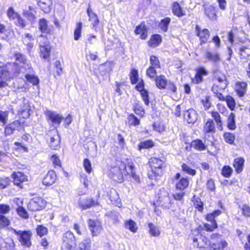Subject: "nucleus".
<instances>
[{
	"label": "nucleus",
	"mask_w": 250,
	"mask_h": 250,
	"mask_svg": "<svg viewBox=\"0 0 250 250\" xmlns=\"http://www.w3.org/2000/svg\"><path fill=\"white\" fill-rule=\"evenodd\" d=\"M164 161L156 157H152L149 160V167L151 169L148 172L149 179H155L158 176L162 174V168Z\"/></svg>",
	"instance_id": "1"
},
{
	"label": "nucleus",
	"mask_w": 250,
	"mask_h": 250,
	"mask_svg": "<svg viewBox=\"0 0 250 250\" xmlns=\"http://www.w3.org/2000/svg\"><path fill=\"white\" fill-rule=\"evenodd\" d=\"M8 229L12 231L14 234L17 236V239L22 246L27 248L31 246V238L33 233L31 230H17L12 227L9 228Z\"/></svg>",
	"instance_id": "2"
},
{
	"label": "nucleus",
	"mask_w": 250,
	"mask_h": 250,
	"mask_svg": "<svg viewBox=\"0 0 250 250\" xmlns=\"http://www.w3.org/2000/svg\"><path fill=\"white\" fill-rule=\"evenodd\" d=\"M118 165L111 168L109 176L114 181L121 183L123 181V174H126V166L121 162Z\"/></svg>",
	"instance_id": "3"
},
{
	"label": "nucleus",
	"mask_w": 250,
	"mask_h": 250,
	"mask_svg": "<svg viewBox=\"0 0 250 250\" xmlns=\"http://www.w3.org/2000/svg\"><path fill=\"white\" fill-rule=\"evenodd\" d=\"M214 83L220 87V89H225L228 85L227 78L224 74L219 70H215L213 73Z\"/></svg>",
	"instance_id": "4"
},
{
	"label": "nucleus",
	"mask_w": 250,
	"mask_h": 250,
	"mask_svg": "<svg viewBox=\"0 0 250 250\" xmlns=\"http://www.w3.org/2000/svg\"><path fill=\"white\" fill-rule=\"evenodd\" d=\"M46 202L41 197H35L30 200L27 208L29 210L36 211L44 208Z\"/></svg>",
	"instance_id": "5"
},
{
	"label": "nucleus",
	"mask_w": 250,
	"mask_h": 250,
	"mask_svg": "<svg viewBox=\"0 0 250 250\" xmlns=\"http://www.w3.org/2000/svg\"><path fill=\"white\" fill-rule=\"evenodd\" d=\"M87 224L92 236L99 235L103 230L101 222L97 219H89L87 221Z\"/></svg>",
	"instance_id": "6"
},
{
	"label": "nucleus",
	"mask_w": 250,
	"mask_h": 250,
	"mask_svg": "<svg viewBox=\"0 0 250 250\" xmlns=\"http://www.w3.org/2000/svg\"><path fill=\"white\" fill-rule=\"evenodd\" d=\"M195 31L196 35L199 38L200 45L206 43L210 36L209 31L207 29H202L198 25H196Z\"/></svg>",
	"instance_id": "7"
},
{
	"label": "nucleus",
	"mask_w": 250,
	"mask_h": 250,
	"mask_svg": "<svg viewBox=\"0 0 250 250\" xmlns=\"http://www.w3.org/2000/svg\"><path fill=\"white\" fill-rule=\"evenodd\" d=\"M159 194V204L165 208H169L171 206V200L168 195V193L164 189L160 190Z\"/></svg>",
	"instance_id": "8"
},
{
	"label": "nucleus",
	"mask_w": 250,
	"mask_h": 250,
	"mask_svg": "<svg viewBox=\"0 0 250 250\" xmlns=\"http://www.w3.org/2000/svg\"><path fill=\"white\" fill-rule=\"evenodd\" d=\"M40 38H42L43 42L42 44L40 41V56L43 59H47L49 57L51 51V47L48 44H46L47 39L42 35L40 36Z\"/></svg>",
	"instance_id": "9"
},
{
	"label": "nucleus",
	"mask_w": 250,
	"mask_h": 250,
	"mask_svg": "<svg viewBox=\"0 0 250 250\" xmlns=\"http://www.w3.org/2000/svg\"><path fill=\"white\" fill-rule=\"evenodd\" d=\"M184 118L188 124H194L198 118V114L193 109L187 110L184 113Z\"/></svg>",
	"instance_id": "10"
},
{
	"label": "nucleus",
	"mask_w": 250,
	"mask_h": 250,
	"mask_svg": "<svg viewBox=\"0 0 250 250\" xmlns=\"http://www.w3.org/2000/svg\"><path fill=\"white\" fill-rule=\"evenodd\" d=\"M57 176L53 170L49 171L42 180V184L46 186L53 185L56 182Z\"/></svg>",
	"instance_id": "11"
},
{
	"label": "nucleus",
	"mask_w": 250,
	"mask_h": 250,
	"mask_svg": "<svg viewBox=\"0 0 250 250\" xmlns=\"http://www.w3.org/2000/svg\"><path fill=\"white\" fill-rule=\"evenodd\" d=\"M78 204L80 207L83 209L89 208L96 204L93 199L89 198H80Z\"/></svg>",
	"instance_id": "12"
},
{
	"label": "nucleus",
	"mask_w": 250,
	"mask_h": 250,
	"mask_svg": "<svg viewBox=\"0 0 250 250\" xmlns=\"http://www.w3.org/2000/svg\"><path fill=\"white\" fill-rule=\"evenodd\" d=\"M208 71L204 67H201L196 69V73L194 78V81L196 83L203 82V78L208 75Z\"/></svg>",
	"instance_id": "13"
},
{
	"label": "nucleus",
	"mask_w": 250,
	"mask_h": 250,
	"mask_svg": "<svg viewBox=\"0 0 250 250\" xmlns=\"http://www.w3.org/2000/svg\"><path fill=\"white\" fill-rule=\"evenodd\" d=\"M31 106L27 100H24L23 104L21 105L19 111L21 116L23 118H27L29 117Z\"/></svg>",
	"instance_id": "14"
},
{
	"label": "nucleus",
	"mask_w": 250,
	"mask_h": 250,
	"mask_svg": "<svg viewBox=\"0 0 250 250\" xmlns=\"http://www.w3.org/2000/svg\"><path fill=\"white\" fill-rule=\"evenodd\" d=\"M204 11L206 15L211 20H216L217 15L216 14L215 7L211 5H205Z\"/></svg>",
	"instance_id": "15"
},
{
	"label": "nucleus",
	"mask_w": 250,
	"mask_h": 250,
	"mask_svg": "<svg viewBox=\"0 0 250 250\" xmlns=\"http://www.w3.org/2000/svg\"><path fill=\"white\" fill-rule=\"evenodd\" d=\"M247 83L245 82H238L235 84V90L240 97H243L246 92Z\"/></svg>",
	"instance_id": "16"
},
{
	"label": "nucleus",
	"mask_w": 250,
	"mask_h": 250,
	"mask_svg": "<svg viewBox=\"0 0 250 250\" xmlns=\"http://www.w3.org/2000/svg\"><path fill=\"white\" fill-rule=\"evenodd\" d=\"M15 185L21 186V184L26 180V176L21 172H15L12 175Z\"/></svg>",
	"instance_id": "17"
},
{
	"label": "nucleus",
	"mask_w": 250,
	"mask_h": 250,
	"mask_svg": "<svg viewBox=\"0 0 250 250\" xmlns=\"http://www.w3.org/2000/svg\"><path fill=\"white\" fill-rule=\"evenodd\" d=\"M40 9L45 13L49 12L52 5V0H39L38 2Z\"/></svg>",
	"instance_id": "18"
},
{
	"label": "nucleus",
	"mask_w": 250,
	"mask_h": 250,
	"mask_svg": "<svg viewBox=\"0 0 250 250\" xmlns=\"http://www.w3.org/2000/svg\"><path fill=\"white\" fill-rule=\"evenodd\" d=\"M87 14L89 17V21L92 22L93 27H95L98 24L99 21L97 15L93 12L89 3L87 9Z\"/></svg>",
	"instance_id": "19"
},
{
	"label": "nucleus",
	"mask_w": 250,
	"mask_h": 250,
	"mask_svg": "<svg viewBox=\"0 0 250 250\" xmlns=\"http://www.w3.org/2000/svg\"><path fill=\"white\" fill-rule=\"evenodd\" d=\"M245 160L242 157L236 158L234 160L233 166L237 173L241 172L243 169Z\"/></svg>",
	"instance_id": "20"
},
{
	"label": "nucleus",
	"mask_w": 250,
	"mask_h": 250,
	"mask_svg": "<svg viewBox=\"0 0 250 250\" xmlns=\"http://www.w3.org/2000/svg\"><path fill=\"white\" fill-rule=\"evenodd\" d=\"M215 130L214 122L212 120H208L203 127V132L204 133H214Z\"/></svg>",
	"instance_id": "21"
},
{
	"label": "nucleus",
	"mask_w": 250,
	"mask_h": 250,
	"mask_svg": "<svg viewBox=\"0 0 250 250\" xmlns=\"http://www.w3.org/2000/svg\"><path fill=\"white\" fill-rule=\"evenodd\" d=\"M46 115L53 123L57 124L58 125L60 124L63 119L59 114L51 111H47Z\"/></svg>",
	"instance_id": "22"
},
{
	"label": "nucleus",
	"mask_w": 250,
	"mask_h": 250,
	"mask_svg": "<svg viewBox=\"0 0 250 250\" xmlns=\"http://www.w3.org/2000/svg\"><path fill=\"white\" fill-rule=\"evenodd\" d=\"M60 138L56 132V134L50 138V146L53 149H58L60 147Z\"/></svg>",
	"instance_id": "23"
},
{
	"label": "nucleus",
	"mask_w": 250,
	"mask_h": 250,
	"mask_svg": "<svg viewBox=\"0 0 250 250\" xmlns=\"http://www.w3.org/2000/svg\"><path fill=\"white\" fill-rule=\"evenodd\" d=\"M135 32L136 34H140L142 39H146L147 37V29L145 24L141 23L136 27Z\"/></svg>",
	"instance_id": "24"
},
{
	"label": "nucleus",
	"mask_w": 250,
	"mask_h": 250,
	"mask_svg": "<svg viewBox=\"0 0 250 250\" xmlns=\"http://www.w3.org/2000/svg\"><path fill=\"white\" fill-rule=\"evenodd\" d=\"M205 58L208 61L217 63L220 61L219 55L217 53H212L210 51H207L205 54Z\"/></svg>",
	"instance_id": "25"
},
{
	"label": "nucleus",
	"mask_w": 250,
	"mask_h": 250,
	"mask_svg": "<svg viewBox=\"0 0 250 250\" xmlns=\"http://www.w3.org/2000/svg\"><path fill=\"white\" fill-rule=\"evenodd\" d=\"M148 228L149 229V233L151 236L158 237L160 234V230L159 227L156 226L151 223L148 224Z\"/></svg>",
	"instance_id": "26"
},
{
	"label": "nucleus",
	"mask_w": 250,
	"mask_h": 250,
	"mask_svg": "<svg viewBox=\"0 0 250 250\" xmlns=\"http://www.w3.org/2000/svg\"><path fill=\"white\" fill-rule=\"evenodd\" d=\"M191 146L193 148L199 151H202L206 149L205 145L202 140L199 139L193 141L191 143Z\"/></svg>",
	"instance_id": "27"
},
{
	"label": "nucleus",
	"mask_w": 250,
	"mask_h": 250,
	"mask_svg": "<svg viewBox=\"0 0 250 250\" xmlns=\"http://www.w3.org/2000/svg\"><path fill=\"white\" fill-rule=\"evenodd\" d=\"M155 83L156 86L160 89L165 88L167 81L165 77L163 75H161L157 77L155 79Z\"/></svg>",
	"instance_id": "28"
},
{
	"label": "nucleus",
	"mask_w": 250,
	"mask_h": 250,
	"mask_svg": "<svg viewBox=\"0 0 250 250\" xmlns=\"http://www.w3.org/2000/svg\"><path fill=\"white\" fill-rule=\"evenodd\" d=\"M225 89H220V87L219 85L216 84H213L212 87V91L214 94H215V96L220 100L224 101L225 100L224 97L222 94V92Z\"/></svg>",
	"instance_id": "29"
},
{
	"label": "nucleus",
	"mask_w": 250,
	"mask_h": 250,
	"mask_svg": "<svg viewBox=\"0 0 250 250\" xmlns=\"http://www.w3.org/2000/svg\"><path fill=\"white\" fill-rule=\"evenodd\" d=\"M161 42V38L159 35H155L152 36L148 42L149 46L152 47L157 46Z\"/></svg>",
	"instance_id": "30"
},
{
	"label": "nucleus",
	"mask_w": 250,
	"mask_h": 250,
	"mask_svg": "<svg viewBox=\"0 0 250 250\" xmlns=\"http://www.w3.org/2000/svg\"><path fill=\"white\" fill-rule=\"evenodd\" d=\"M125 227L133 233L136 232L138 229L136 223L131 219H129L126 221L125 223Z\"/></svg>",
	"instance_id": "31"
},
{
	"label": "nucleus",
	"mask_w": 250,
	"mask_h": 250,
	"mask_svg": "<svg viewBox=\"0 0 250 250\" xmlns=\"http://www.w3.org/2000/svg\"><path fill=\"white\" fill-rule=\"evenodd\" d=\"M227 245L226 241L220 239L215 243H212L211 247L214 250H220L225 248Z\"/></svg>",
	"instance_id": "32"
},
{
	"label": "nucleus",
	"mask_w": 250,
	"mask_h": 250,
	"mask_svg": "<svg viewBox=\"0 0 250 250\" xmlns=\"http://www.w3.org/2000/svg\"><path fill=\"white\" fill-rule=\"evenodd\" d=\"M211 116L215 121L218 128L222 130V122L221 120V116L216 111H212L211 112Z\"/></svg>",
	"instance_id": "33"
},
{
	"label": "nucleus",
	"mask_w": 250,
	"mask_h": 250,
	"mask_svg": "<svg viewBox=\"0 0 250 250\" xmlns=\"http://www.w3.org/2000/svg\"><path fill=\"white\" fill-rule=\"evenodd\" d=\"M188 183L189 181L187 178H182L176 183V188L184 190L188 186Z\"/></svg>",
	"instance_id": "34"
},
{
	"label": "nucleus",
	"mask_w": 250,
	"mask_h": 250,
	"mask_svg": "<svg viewBox=\"0 0 250 250\" xmlns=\"http://www.w3.org/2000/svg\"><path fill=\"white\" fill-rule=\"evenodd\" d=\"M9 67L8 66L2 68L0 72V79H3L5 82L10 78Z\"/></svg>",
	"instance_id": "35"
},
{
	"label": "nucleus",
	"mask_w": 250,
	"mask_h": 250,
	"mask_svg": "<svg viewBox=\"0 0 250 250\" xmlns=\"http://www.w3.org/2000/svg\"><path fill=\"white\" fill-rule=\"evenodd\" d=\"M235 115L233 113H231L228 119L227 124L228 127L231 130H234L236 128V125L235 123Z\"/></svg>",
	"instance_id": "36"
},
{
	"label": "nucleus",
	"mask_w": 250,
	"mask_h": 250,
	"mask_svg": "<svg viewBox=\"0 0 250 250\" xmlns=\"http://www.w3.org/2000/svg\"><path fill=\"white\" fill-rule=\"evenodd\" d=\"M91 240L89 238L83 240L79 244L78 248L80 250H90Z\"/></svg>",
	"instance_id": "37"
},
{
	"label": "nucleus",
	"mask_w": 250,
	"mask_h": 250,
	"mask_svg": "<svg viewBox=\"0 0 250 250\" xmlns=\"http://www.w3.org/2000/svg\"><path fill=\"white\" fill-rule=\"evenodd\" d=\"M172 12L177 16L180 17L184 15L183 11L178 2H174L173 4Z\"/></svg>",
	"instance_id": "38"
},
{
	"label": "nucleus",
	"mask_w": 250,
	"mask_h": 250,
	"mask_svg": "<svg viewBox=\"0 0 250 250\" xmlns=\"http://www.w3.org/2000/svg\"><path fill=\"white\" fill-rule=\"evenodd\" d=\"M154 146V143L151 140H146L142 142L138 146L139 149L140 150L142 149H148Z\"/></svg>",
	"instance_id": "39"
},
{
	"label": "nucleus",
	"mask_w": 250,
	"mask_h": 250,
	"mask_svg": "<svg viewBox=\"0 0 250 250\" xmlns=\"http://www.w3.org/2000/svg\"><path fill=\"white\" fill-rule=\"evenodd\" d=\"M82 29V23L79 22L77 23L76 28L74 30V39L76 41L80 39L81 36V32Z\"/></svg>",
	"instance_id": "40"
},
{
	"label": "nucleus",
	"mask_w": 250,
	"mask_h": 250,
	"mask_svg": "<svg viewBox=\"0 0 250 250\" xmlns=\"http://www.w3.org/2000/svg\"><path fill=\"white\" fill-rule=\"evenodd\" d=\"M23 15L28 20L33 21L35 19L34 10L31 6L29 7V10L23 12Z\"/></svg>",
	"instance_id": "41"
},
{
	"label": "nucleus",
	"mask_w": 250,
	"mask_h": 250,
	"mask_svg": "<svg viewBox=\"0 0 250 250\" xmlns=\"http://www.w3.org/2000/svg\"><path fill=\"white\" fill-rule=\"evenodd\" d=\"M192 201L195 208H197L199 211H202L203 209V203L201 199L196 196H194L193 197Z\"/></svg>",
	"instance_id": "42"
},
{
	"label": "nucleus",
	"mask_w": 250,
	"mask_h": 250,
	"mask_svg": "<svg viewBox=\"0 0 250 250\" xmlns=\"http://www.w3.org/2000/svg\"><path fill=\"white\" fill-rule=\"evenodd\" d=\"M25 78L27 81L32 83L33 85H38L39 83V79L37 76L32 74H26Z\"/></svg>",
	"instance_id": "43"
},
{
	"label": "nucleus",
	"mask_w": 250,
	"mask_h": 250,
	"mask_svg": "<svg viewBox=\"0 0 250 250\" xmlns=\"http://www.w3.org/2000/svg\"><path fill=\"white\" fill-rule=\"evenodd\" d=\"M39 29L42 33H48V25L47 21L44 19H41L39 21Z\"/></svg>",
	"instance_id": "44"
},
{
	"label": "nucleus",
	"mask_w": 250,
	"mask_h": 250,
	"mask_svg": "<svg viewBox=\"0 0 250 250\" xmlns=\"http://www.w3.org/2000/svg\"><path fill=\"white\" fill-rule=\"evenodd\" d=\"M130 79L132 84H135L138 81V70L135 68H132L130 74Z\"/></svg>",
	"instance_id": "45"
},
{
	"label": "nucleus",
	"mask_w": 250,
	"mask_h": 250,
	"mask_svg": "<svg viewBox=\"0 0 250 250\" xmlns=\"http://www.w3.org/2000/svg\"><path fill=\"white\" fill-rule=\"evenodd\" d=\"M206 219L208 221L210 222L211 223V228H209V229L210 230H213L214 229L217 228V225L216 223V221L214 220L215 217L214 216V215L212 214V213L208 214L207 215Z\"/></svg>",
	"instance_id": "46"
},
{
	"label": "nucleus",
	"mask_w": 250,
	"mask_h": 250,
	"mask_svg": "<svg viewBox=\"0 0 250 250\" xmlns=\"http://www.w3.org/2000/svg\"><path fill=\"white\" fill-rule=\"evenodd\" d=\"M37 234L42 237L46 235L48 233V229L42 225H38L36 228Z\"/></svg>",
	"instance_id": "47"
},
{
	"label": "nucleus",
	"mask_w": 250,
	"mask_h": 250,
	"mask_svg": "<svg viewBox=\"0 0 250 250\" xmlns=\"http://www.w3.org/2000/svg\"><path fill=\"white\" fill-rule=\"evenodd\" d=\"M170 21V19L166 18L162 20L159 24L160 28L164 32L167 31L168 25Z\"/></svg>",
	"instance_id": "48"
},
{
	"label": "nucleus",
	"mask_w": 250,
	"mask_h": 250,
	"mask_svg": "<svg viewBox=\"0 0 250 250\" xmlns=\"http://www.w3.org/2000/svg\"><path fill=\"white\" fill-rule=\"evenodd\" d=\"M228 107L231 110H234L235 107V102L234 99L230 96H227L225 100Z\"/></svg>",
	"instance_id": "49"
},
{
	"label": "nucleus",
	"mask_w": 250,
	"mask_h": 250,
	"mask_svg": "<svg viewBox=\"0 0 250 250\" xmlns=\"http://www.w3.org/2000/svg\"><path fill=\"white\" fill-rule=\"evenodd\" d=\"M10 224L9 219L5 216L0 214V228H4Z\"/></svg>",
	"instance_id": "50"
},
{
	"label": "nucleus",
	"mask_w": 250,
	"mask_h": 250,
	"mask_svg": "<svg viewBox=\"0 0 250 250\" xmlns=\"http://www.w3.org/2000/svg\"><path fill=\"white\" fill-rule=\"evenodd\" d=\"M224 138L225 141L230 144H232L235 139V135L229 132L225 133L224 134Z\"/></svg>",
	"instance_id": "51"
},
{
	"label": "nucleus",
	"mask_w": 250,
	"mask_h": 250,
	"mask_svg": "<svg viewBox=\"0 0 250 250\" xmlns=\"http://www.w3.org/2000/svg\"><path fill=\"white\" fill-rule=\"evenodd\" d=\"M150 63L151 64L150 66L151 67L156 68H160V62L158 59L154 56H152L150 57Z\"/></svg>",
	"instance_id": "52"
},
{
	"label": "nucleus",
	"mask_w": 250,
	"mask_h": 250,
	"mask_svg": "<svg viewBox=\"0 0 250 250\" xmlns=\"http://www.w3.org/2000/svg\"><path fill=\"white\" fill-rule=\"evenodd\" d=\"M232 169L229 166H224L222 170V174L225 177H229L232 173Z\"/></svg>",
	"instance_id": "53"
},
{
	"label": "nucleus",
	"mask_w": 250,
	"mask_h": 250,
	"mask_svg": "<svg viewBox=\"0 0 250 250\" xmlns=\"http://www.w3.org/2000/svg\"><path fill=\"white\" fill-rule=\"evenodd\" d=\"M18 215L23 219H28V214L27 211L22 207H19L17 209Z\"/></svg>",
	"instance_id": "54"
},
{
	"label": "nucleus",
	"mask_w": 250,
	"mask_h": 250,
	"mask_svg": "<svg viewBox=\"0 0 250 250\" xmlns=\"http://www.w3.org/2000/svg\"><path fill=\"white\" fill-rule=\"evenodd\" d=\"M182 170L186 172L187 173L191 175H194L196 174V170L190 168L188 165L187 164H184L182 166Z\"/></svg>",
	"instance_id": "55"
},
{
	"label": "nucleus",
	"mask_w": 250,
	"mask_h": 250,
	"mask_svg": "<svg viewBox=\"0 0 250 250\" xmlns=\"http://www.w3.org/2000/svg\"><path fill=\"white\" fill-rule=\"evenodd\" d=\"M14 131H21L23 129L22 125L18 121H15L9 124Z\"/></svg>",
	"instance_id": "56"
},
{
	"label": "nucleus",
	"mask_w": 250,
	"mask_h": 250,
	"mask_svg": "<svg viewBox=\"0 0 250 250\" xmlns=\"http://www.w3.org/2000/svg\"><path fill=\"white\" fill-rule=\"evenodd\" d=\"M83 167L85 170V171L90 173L92 171V167H91V163L90 161L88 159H85L83 160Z\"/></svg>",
	"instance_id": "57"
},
{
	"label": "nucleus",
	"mask_w": 250,
	"mask_h": 250,
	"mask_svg": "<svg viewBox=\"0 0 250 250\" xmlns=\"http://www.w3.org/2000/svg\"><path fill=\"white\" fill-rule=\"evenodd\" d=\"M128 120L129 124L131 125H137L140 124L139 119L133 114L129 115Z\"/></svg>",
	"instance_id": "58"
},
{
	"label": "nucleus",
	"mask_w": 250,
	"mask_h": 250,
	"mask_svg": "<svg viewBox=\"0 0 250 250\" xmlns=\"http://www.w3.org/2000/svg\"><path fill=\"white\" fill-rule=\"evenodd\" d=\"M7 16L9 19L14 20L16 19L19 15L14 11L12 7H10L7 10Z\"/></svg>",
	"instance_id": "59"
},
{
	"label": "nucleus",
	"mask_w": 250,
	"mask_h": 250,
	"mask_svg": "<svg viewBox=\"0 0 250 250\" xmlns=\"http://www.w3.org/2000/svg\"><path fill=\"white\" fill-rule=\"evenodd\" d=\"M10 207L8 205L0 204V214L3 215L8 213L10 210Z\"/></svg>",
	"instance_id": "60"
},
{
	"label": "nucleus",
	"mask_w": 250,
	"mask_h": 250,
	"mask_svg": "<svg viewBox=\"0 0 250 250\" xmlns=\"http://www.w3.org/2000/svg\"><path fill=\"white\" fill-rule=\"evenodd\" d=\"M250 50L246 47H242L239 49V54L243 58L249 56Z\"/></svg>",
	"instance_id": "61"
},
{
	"label": "nucleus",
	"mask_w": 250,
	"mask_h": 250,
	"mask_svg": "<svg viewBox=\"0 0 250 250\" xmlns=\"http://www.w3.org/2000/svg\"><path fill=\"white\" fill-rule=\"evenodd\" d=\"M156 68L149 66L146 70V75L150 78H154L157 74Z\"/></svg>",
	"instance_id": "62"
},
{
	"label": "nucleus",
	"mask_w": 250,
	"mask_h": 250,
	"mask_svg": "<svg viewBox=\"0 0 250 250\" xmlns=\"http://www.w3.org/2000/svg\"><path fill=\"white\" fill-rule=\"evenodd\" d=\"M242 214L245 217L250 216V207L247 205H243L241 208Z\"/></svg>",
	"instance_id": "63"
},
{
	"label": "nucleus",
	"mask_w": 250,
	"mask_h": 250,
	"mask_svg": "<svg viewBox=\"0 0 250 250\" xmlns=\"http://www.w3.org/2000/svg\"><path fill=\"white\" fill-rule=\"evenodd\" d=\"M141 95L142 99L144 101V102H145V104H146V105H148L149 103L148 92L146 90L142 91V92H141Z\"/></svg>",
	"instance_id": "64"
}]
</instances>
